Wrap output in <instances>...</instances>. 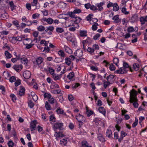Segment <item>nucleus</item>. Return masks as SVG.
<instances>
[{
  "label": "nucleus",
  "mask_w": 147,
  "mask_h": 147,
  "mask_svg": "<svg viewBox=\"0 0 147 147\" xmlns=\"http://www.w3.org/2000/svg\"><path fill=\"white\" fill-rule=\"evenodd\" d=\"M31 75L30 72L29 71H26L23 74V76L25 79H28L30 78Z\"/></svg>",
  "instance_id": "9"
},
{
  "label": "nucleus",
  "mask_w": 147,
  "mask_h": 147,
  "mask_svg": "<svg viewBox=\"0 0 147 147\" xmlns=\"http://www.w3.org/2000/svg\"><path fill=\"white\" fill-rule=\"evenodd\" d=\"M11 74L7 71H5L3 72V76L5 79H8L9 77H10Z\"/></svg>",
  "instance_id": "17"
},
{
  "label": "nucleus",
  "mask_w": 147,
  "mask_h": 147,
  "mask_svg": "<svg viewBox=\"0 0 147 147\" xmlns=\"http://www.w3.org/2000/svg\"><path fill=\"white\" fill-rule=\"evenodd\" d=\"M50 121L55 122L56 121V119L53 115H51L50 117Z\"/></svg>",
  "instance_id": "56"
},
{
  "label": "nucleus",
  "mask_w": 147,
  "mask_h": 147,
  "mask_svg": "<svg viewBox=\"0 0 147 147\" xmlns=\"http://www.w3.org/2000/svg\"><path fill=\"white\" fill-rule=\"evenodd\" d=\"M51 87V88H59V86L57 84H56L55 82H52Z\"/></svg>",
  "instance_id": "27"
},
{
  "label": "nucleus",
  "mask_w": 147,
  "mask_h": 147,
  "mask_svg": "<svg viewBox=\"0 0 147 147\" xmlns=\"http://www.w3.org/2000/svg\"><path fill=\"white\" fill-rule=\"evenodd\" d=\"M12 23L13 25H15V26H16L17 28H18V27H19V22L18 20H14L13 21Z\"/></svg>",
  "instance_id": "53"
},
{
  "label": "nucleus",
  "mask_w": 147,
  "mask_h": 147,
  "mask_svg": "<svg viewBox=\"0 0 147 147\" xmlns=\"http://www.w3.org/2000/svg\"><path fill=\"white\" fill-rule=\"evenodd\" d=\"M21 83V80L20 79H18L15 82V85L16 86H18L19 85H20Z\"/></svg>",
  "instance_id": "63"
},
{
  "label": "nucleus",
  "mask_w": 147,
  "mask_h": 147,
  "mask_svg": "<svg viewBox=\"0 0 147 147\" xmlns=\"http://www.w3.org/2000/svg\"><path fill=\"white\" fill-rule=\"evenodd\" d=\"M11 41L12 42H15L16 41H18V36L17 37H13Z\"/></svg>",
  "instance_id": "60"
},
{
  "label": "nucleus",
  "mask_w": 147,
  "mask_h": 147,
  "mask_svg": "<svg viewBox=\"0 0 147 147\" xmlns=\"http://www.w3.org/2000/svg\"><path fill=\"white\" fill-rule=\"evenodd\" d=\"M94 111H91V110H89L87 108H86V114H87V116L88 117L89 116H90L91 115H92L94 113Z\"/></svg>",
  "instance_id": "26"
},
{
  "label": "nucleus",
  "mask_w": 147,
  "mask_h": 147,
  "mask_svg": "<svg viewBox=\"0 0 147 147\" xmlns=\"http://www.w3.org/2000/svg\"><path fill=\"white\" fill-rule=\"evenodd\" d=\"M98 23H94L93 25H92V29L93 31H95L97 30L98 27L97 26H98Z\"/></svg>",
  "instance_id": "42"
},
{
  "label": "nucleus",
  "mask_w": 147,
  "mask_h": 147,
  "mask_svg": "<svg viewBox=\"0 0 147 147\" xmlns=\"http://www.w3.org/2000/svg\"><path fill=\"white\" fill-rule=\"evenodd\" d=\"M37 3L38 0H33L31 3L32 5V6H34V5H36V8H37V9H38V8H39V6H36V5Z\"/></svg>",
  "instance_id": "34"
},
{
  "label": "nucleus",
  "mask_w": 147,
  "mask_h": 147,
  "mask_svg": "<svg viewBox=\"0 0 147 147\" xmlns=\"http://www.w3.org/2000/svg\"><path fill=\"white\" fill-rule=\"evenodd\" d=\"M74 54L75 56H77L79 57H82L83 55V52L81 49L77 50Z\"/></svg>",
  "instance_id": "11"
},
{
  "label": "nucleus",
  "mask_w": 147,
  "mask_h": 147,
  "mask_svg": "<svg viewBox=\"0 0 147 147\" xmlns=\"http://www.w3.org/2000/svg\"><path fill=\"white\" fill-rule=\"evenodd\" d=\"M81 11L82 10L80 9H76L73 12H69L67 14L71 18H76V14L80 13Z\"/></svg>",
  "instance_id": "5"
},
{
  "label": "nucleus",
  "mask_w": 147,
  "mask_h": 147,
  "mask_svg": "<svg viewBox=\"0 0 147 147\" xmlns=\"http://www.w3.org/2000/svg\"><path fill=\"white\" fill-rule=\"evenodd\" d=\"M43 61V59L42 57H38L36 59V62L37 64L39 66V65L41 63H42Z\"/></svg>",
  "instance_id": "13"
},
{
  "label": "nucleus",
  "mask_w": 147,
  "mask_h": 147,
  "mask_svg": "<svg viewBox=\"0 0 147 147\" xmlns=\"http://www.w3.org/2000/svg\"><path fill=\"white\" fill-rule=\"evenodd\" d=\"M23 67L22 65H15L13 68L18 72H19Z\"/></svg>",
  "instance_id": "10"
},
{
  "label": "nucleus",
  "mask_w": 147,
  "mask_h": 147,
  "mask_svg": "<svg viewBox=\"0 0 147 147\" xmlns=\"http://www.w3.org/2000/svg\"><path fill=\"white\" fill-rule=\"evenodd\" d=\"M40 16V14L34 13L32 15V17L33 19H37V18H39Z\"/></svg>",
  "instance_id": "48"
},
{
  "label": "nucleus",
  "mask_w": 147,
  "mask_h": 147,
  "mask_svg": "<svg viewBox=\"0 0 147 147\" xmlns=\"http://www.w3.org/2000/svg\"><path fill=\"white\" fill-rule=\"evenodd\" d=\"M65 63L68 65H70L71 64V61H70V56L68 57H66L65 58Z\"/></svg>",
  "instance_id": "35"
},
{
  "label": "nucleus",
  "mask_w": 147,
  "mask_h": 147,
  "mask_svg": "<svg viewBox=\"0 0 147 147\" xmlns=\"http://www.w3.org/2000/svg\"><path fill=\"white\" fill-rule=\"evenodd\" d=\"M58 54L61 56V57H64L65 55V54L64 52L63 51H62V50H60L58 51Z\"/></svg>",
  "instance_id": "40"
},
{
  "label": "nucleus",
  "mask_w": 147,
  "mask_h": 147,
  "mask_svg": "<svg viewBox=\"0 0 147 147\" xmlns=\"http://www.w3.org/2000/svg\"><path fill=\"white\" fill-rule=\"evenodd\" d=\"M80 35L81 36H87V31L85 30L80 31Z\"/></svg>",
  "instance_id": "30"
},
{
  "label": "nucleus",
  "mask_w": 147,
  "mask_h": 147,
  "mask_svg": "<svg viewBox=\"0 0 147 147\" xmlns=\"http://www.w3.org/2000/svg\"><path fill=\"white\" fill-rule=\"evenodd\" d=\"M119 9V7L118 6L117 3H113V9L114 11H117Z\"/></svg>",
  "instance_id": "25"
},
{
  "label": "nucleus",
  "mask_w": 147,
  "mask_h": 147,
  "mask_svg": "<svg viewBox=\"0 0 147 147\" xmlns=\"http://www.w3.org/2000/svg\"><path fill=\"white\" fill-rule=\"evenodd\" d=\"M106 135L107 136L110 138L111 137L112 135V131L110 129H107L106 132Z\"/></svg>",
  "instance_id": "19"
},
{
  "label": "nucleus",
  "mask_w": 147,
  "mask_h": 147,
  "mask_svg": "<svg viewBox=\"0 0 147 147\" xmlns=\"http://www.w3.org/2000/svg\"><path fill=\"white\" fill-rule=\"evenodd\" d=\"M14 143L12 140L9 141L8 143V145L9 147H13Z\"/></svg>",
  "instance_id": "59"
},
{
  "label": "nucleus",
  "mask_w": 147,
  "mask_h": 147,
  "mask_svg": "<svg viewBox=\"0 0 147 147\" xmlns=\"http://www.w3.org/2000/svg\"><path fill=\"white\" fill-rule=\"evenodd\" d=\"M45 107L46 108V109L47 110H51V106L50 105L49 102H48L47 101L46 102Z\"/></svg>",
  "instance_id": "31"
},
{
  "label": "nucleus",
  "mask_w": 147,
  "mask_h": 147,
  "mask_svg": "<svg viewBox=\"0 0 147 147\" xmlns=\"http://www.w3.org/2000/svg\"><path fill=\"white\" fill-rule=\"evenodd\" d=\"M57 112V113H60V114H61L63 112V111L61 109V108L60 107H59L56 110Z\"/></svg>",
  "instance_id": "51"
},
{
  "label": "nucleus",
  "mask_w": 147,
  "mask_h": 147,
  "mask_svg": "<svg viewBox=\"0 0 147 147\" xmlns=\"http://www.w3.org/2000/svg\"><path fill=\"white\" fill-rule=\"evenodd\" d=\"M65 36H66V38L68 41L72 42L73 40V37H72L70 33H65Z\"/></svg>",
  "instance_id": "14"
},
{
  "label": "nucleus",
  "mask_w": 147,
  "mask_h": 147,
  "mask_svg": "<svg viewBox=\"0 0 147 147\" xmlns=\"http://www.w3.org/2000/svg\"><path fill=\"white\" fill-rule=\"evenodd\" d=\"M127 31L128 32H132L135 31V29L133 26H129L127 29Z\"/></svg>",
  "instance_id": "49"
},
{
  "label": "nucleus",
  "mask_w": 147,
  "mask_h": 147,
  "mask_svg": "<svg viewBox=\"0 0 147 147\" xmlns=\"http://www.w3.org/2000/svg\"><path fill=\"white\" fill-rule=\"evenodd\" d=\"M138 92L137 91L134 89H132L130 93V99L129 101L131 103H133L134 107H138L139 104L138 102V99L137 95Z\"/></svg>",
  "instance_id": "2"
},
{
  "label": "nucleus",
  "mask_w": 147,
  "mask_h": 147,
  "mask_svg": "<svg viewBox=\"0 0 147 147\" xmlns=\"http://www.w3.org/2000/svg\"><path fill=\"white\" fill-rule=\"evenodd\" d=\"M100 122V120L99 118H95L94 120V122L97 125L99 124V123Z\"/></svg>",
  "instance_id": "47"
},
{
  "label": "nucleus",
  "mask_w": 147,
  "mask_h": 147,
  "mask_svg": "<svg viewBox=\"0 0 147 147\" xmlns=\"http://www.w3.org/2000/svg\"><path fill=\"white\" fill-rule=\"evenodd\" d=\"M48 100L51 104H54L55 101V98L53 97H51H51H49V98L48 99Z\"/></svg>",
  "instance_id": "54"
},
{
  "label": "nucleus",
  "mask_w": 147,
  "mask_h": 147,
  "mask_svg": "<svg viewBox=\"0 0 147 147\" xmlns=\"http://www.w3.org/2000/svg\"><path fill=\"white\" fill-rule=\"evenodd\" d=\"M58 107V103L57 100H56L55 99L53 108L54 109H56V108H57Z\"/></svg>",
  "instance_id": "58"
},
{
  "label": "nucleus",
  "mask_w": 147,
  "mask_h": 147,
  "mask_svg": "<svg viewBox=\"0 0 147 147\" xmlns=\"http://www.w3.org/2000/svg\"><path fill=\"white\" fill-rule=\"evenodd\" d=\"M10 96L12 100H13L14 102H15V101L16 100L17 98L16 96L13 94H12L10 95Z\"/></svg>",
  "instance_id": "45"
},
{
  "label": "nucleus",
  "mask_w": 147,
  "mask_h": 147,
  "mask_svg": "<svg viewBox=\"0 0 147 147\" xmlns=\"http://www.w3.org/2000/svg\"><path fill=\"white\" fill-rule=\"evenodd\" d=\"M121 11L123 13H124L125 14H128L129 13V12L128 11H127V9L125 8V7H123L122 8Z\"/></svg>",
  "instance_id": "57"
},
{
  "label": "nucleus",
  "mask_w": 147,
  "mask_h": 147,
  "mask_svg": "<svg viewBox=\"0 0 147 147\" xmlns=\"http://www.w3.org/2000/svg\"><path fill=\"white\" fill-rule=\"evenodd\" d=\"M54 22V20L51 18H47V23L49 24H52Z\"/></svg>",
  "instance_id": "55"
},
{
  "label": "nucleus",
  "mask_w": 147,
  "mask_h": 147,
  "mask_svg": "<svg viewBox=\"0 0 147 147\" xmlns=\"http://www.w3.org/2000/svg\"><path fill=\"white\" fill-rule=\"evenodd\" d=\"M16 78L14 76H12V77H10V78H9V81L11 82H14V81H16Z\"/></svg>",
  "instance_id": "61"
},
{
  "label": "nucleus",
  "mask_w": 147,
  "mask_h": 147,
  "mask_svg": "<svg viewBox=\"0 0 147 147\" xmlns=\"http://www.w3.org/2000/svg\"><path fill=\"white\" fill-rule=\"evenodd\" d=\"M8 1V3L11 7V10L12 11H13L14 9H16V5H15L13 1H9V0Z\"/></svg>",
  "instance_id": "21"
},
{
  "label": "nucleus",
  "mask_w": 147,
  "mask_h": 147,
  "mask_svg": "<svg viewBox=\"0 0 147 147\" xmlns=\"http://www.w3.org/2000/svg\"><path fill=\"white\" fill-rule=\"evenodd\" d=\"M54 29V28L53 26H49L46 28L45 31L48 32V31H50L52 32H52L53 31Z\"/></svg>",
  "instance_id": "23"
},
{
  "label": "nucleus",
  "mask_w": 147,
  "mask_h": 147,
  "mask_svg": "<svg viewBox=\"0 0 147 147\" xmlns=\"http://www.w3.org/2000/svg\"><path fill=\"white\" fill-rule=\"evenodd\" d=\"M140 21L141 24H144L145 22L147 21V16L145 17H141L140 18Z\"/></svg>",
  "instance_id": "16"
},
{
  "label": "nucleus",
  "mask_w": 147,
  "mask_h": 147,
  "mask_svg": "<svg viewBox=\"0 0 147 147\" xmlns=\"http://www.w3.org/2000/svg\"><path fill=\"white\" fill-rule=\"evenodd\" d=\"M64 49L65 51L67 53H72V51L71 49L67 46H64Z\"/></svg>",
  "instance_id": "20"
},
{
  "label": "nucleus",
  "mask_w": 147,
  "mask_h": 147,
  "mask_svg": "<svg viewBox=\"0 0 147 147\" xmlns=\"http://www.w3.org/2000/svg\"><path fill=\"white\" fill-rule=\"evenodd\" d=\"M37 29L38 31H43L45 30V28L44 26L43 25H40L37 28Z\"/></svg>",
  "instance_id": "41"
},
{
  "label": "nucleus",
  "mask_w": 147,
  "mask_h": 147,
  "mask_svg": "<svg viewBox=\"0 0 147 147\" xmlns=\"http://www.w3.org/2000/svg\"><path fill=\"white\" fill-rule=\"evenodd\" d=\"M98 138L100 141H105V138L103 137L102 135V134H98Z\"/></svg>",
  "instance_id": "38"
},
{
  "label": "nucleus",
  "mask_w": 147,
  "mask_h": 147,
  "mask_svg": "<svg viewBox=\"0 0 147 147\" xmlns=\"http://www.w3.org/2000/svg\"><path fill=\"white\" fill-rule=\"evenodd\" d=\"M45 70H46L47 71V70H49V73L50 74H51V75H52L53 77V75L54 74V70L53 69V68H51V67H49L48 69H47V68H45Z\"/></svg>",
  "instance_id": "24"
},
{
  "label": "nucleus",
  "mask_w": 147,
  "mask_h": 147,
  "mask_svg": "<svg viewBox=\"0 0 147 147\" xmlns=\"http://www.w3.org/2000/svg\"><path fill=\"white\" fill-rule=\"evenodd\" d=\"M103 82H104L103 86L105 88H106L108 86L110 85L109 82V80H107V81H105V80H103Z\"/></svg>",
  "instance_id": "36"
},
{
  "label": "nucleus",
  "mask_w": 147,
  "mask_h": 147,
  "mask_svg": "<svg viewBox=\"0 0 147 147\" xmlns=\"http://www.w3.org/2000/svg\"><path fill=\"white\" fill-rule=\"evenodd\" d=\"M115 76L114 75H112V74H110L109 76L106 78V79L108 80L110 83V85L112 84L113 82L115 79Z\"/></svg>",
  "instance_id": "7"
},
{
  "label": "nucleus",
  "mask_w": 147,
  "mask_h": 147,
  "mask_svg": "<svg viewBox=\"0 0 147 147\" xmlns=\"http://www.w3.org/2000/svg\"><path fill=\"white\" fill-rule=\"evenodd\" d=\"M28 105L30 108H32L34 107V104L32 100H29L28 102Z\"/></svg>",
  "instance_id": "50"
},
{
  "label": "nucleus",
  "mask_w": 147,
  "mask_h": 147,
  "mask_svg": "<svg viewBox=\"0 0 147 147\" xmlns=\"http://www.w3.org/2000/svg\"><path fill=\"white\" fill-rule=\"evenodd\" d=\"M49 42V41H45V40H42L40 42V43L41 44H44L45 45L47 46V45Z\"/></svg>",
  "instance_id": "43"
},
{
  "label": "nucleus",
  "mask_w": 147,
  "mask_h": 147,
  "mask_svg": "<svg viewBox=\"0 0 147 147\" xmlns=\"http://www.w3.org/2000/svg\"><path fill=\"white\" fill-rule=\"evenodd\" d=\"M9 2L8 0H0V8H3L6 7L7 3Z\"/></svg>",
  "instance_id": "8"
},
{
  "label": "nucleus",
  "mask_w": 147,
  "mask_h": 147,
  "mask_svg": "<svg viewBox=\"0 0 147 147\" xmlns=\"http://www.w3.org/2000/svg\"><path fill=\"white\" fill-rule=\"evenodd\" d=\"M138 16L137 14H134L131 18V22H134L138 20Z\"/></svg>",
  "instance_id": "18"
},
{
  "label": "nucleus",
  "mask_w": 147,
  "mask_h": 147,
  "mask_svg": "<svg viewBox=\"0 0 147 147\" xmlns=\"http://www.w3.org/2000/svg\"><path fill=\"white\" fill-rule=\"evenodd\" d=\"M5 54L6 57L7 58H11V57H12V55L11 54L9 53L8 51H5Z\"/></svg>",
  "instance_id": "44"
},
{
  "label": "nucleus",
  "mask_w": 147,
  "mask_h": 147,
  "mask_svg": "<svg viewBox=\"0 0 147 147\" xmlns=\"http://www.w3.org/2000/svg\"><path fill=\"white\" fill-rule=\"evenodd\" d=\"M113 20H115L117 23H118V22H119L120 21V20L119 18V15H116L114 16L113 18Z\"/></svg>",
  "instance_id": "32"
},
{
  "label": "nucleus",
  "mask_w": 147,
  "mask_h": 147,
  "mask_svg": "<svg viewBox=\"0 0 147 147\" xmlns=\"http://www.w3.org/2000/svg\"><path fill=\"white\" fill-rule=\"evenodd\" d=\"M133 68L135 70L137 71V70H138L139 69V65L138 63H134L133 65Z\"/></svg>",
  "instance_id": "33"
},
{
  "label": "nucleus",
  "mask_w": 147,
  "mask_h": 147,
  "mask_svg": "<svg viewBox=\"0 0 147 147\" xmlns=\"http://www.w3.org/2000/svg\"><path fill=\"white\" fill-rule=\"evenodd\" d=\"M60 76L59 75H58V74H54L53 75V78L54 80H58V79H60L61 78Z\"/></svg>",
  "instance_id": "46"
},
{
  "label": "nucleus",
  "mask_w": 147,
  "mask_h": 147,
  "mask_svg": "<svg viewBox=\"0 0 147 147\" xmlns=\"http://www.w3.org/2000/svg\"><path fill=\"white\" fill-rule=\"evenodd\" d=\"M98 111L102 113L104 115H105L106 111L105 108H104V107H99Z\"/></svg>",
  "instance_id": "22"
},
{
  "label": "nucleus",
  "mask_w": 147,
  "mask_h": 147,
  "mask_svg": "<svg viewBox=\"0 0 147 147\" xmlns=\"http://www.w3.org/2000/svg\"><path fill=\"white\" fill-rule=\"evenodd\" d=\"M56 30L57 32H59V33H62L64 31L63 29L62 28H57Z\"/></svg>",
  "instance_id": "52"
},
{
  "label": "nucleus",
  "mask_w": 147,
  "mask_h": 147,
  "mask_svg": "<svg viewBox=\"0 0 147 147\" xmlns=\"http://www.w3.org/2000/svg\"><path fill=\"white\" fill-rule=\"evenodd\" d=\"M76 118L79 122V128H81L83 125L82 121H85L84 117L80 114H79L76 116Z\"/></svg>",
  "instance_id": "4"
},
{
  "label": "nucleus",
  "mask_w": 147,
  "mask_h": 147,
  "mask_svg": "<svg viewBox=\"0 0 147 147\" xmlns=\"http://www.w3.org/2000/svg\"><path fill=\"white\" fill-rule=\"evenodd\" d=\"M90 9L92 10H97L98 9L96 6H94L93 5H91Z\"/></svg>",
  "instance_id": "62"
},
{
  "label": "nucleus",
  "mask_w": 147,
  "mask_h": 147,
  "mask_svg": "<svg viewBox=\"0 0 147 147\" xmlns=\"http://www.w3.org/2000/svg\"><path fill=\"white\" fill-rule=\"evenodd\" d=\"M82 147H92L91 146H88V144L86 141H84L82 142Z\"/></svg>",
  "instance_id": "28"
},
{
  "label": "nucleus",
  "mask_w": 147,
  "mask_h": 147,
  "mask_svg": "<svg viewBox=\"0 0 147 147\" xmlns=\"http://www.w3.org/2000/svg\"><path fill=\"white\" fill-rule=\"evenodd\" d=\"M36 121L34 120L30 123V128L31 131H33L35 130L36 126Z\"/></svg>",
  "instance_id": "12"
},
{
  "label": "nucleus",
  "mask_w": 147,
  "mask_h": 147,
  "mask_svg": "<svg viewBox=\"0 0 147 147\" xmlns=\"http://www.w3.org/2000/svg\"><path fill=\"white\" fill-rule=\"evenodd\" d=\"M104 4H105V3L104 1L97 3L96 5L98 7L97 10H101L103 8L102 5H104Z\"/></svg>",
  "instance_id": "15"
},
{
  "label": "nucleus",
  "mask_w": 147,
  "mask_h": 147,
  "mask_svg": "<svg viewBox=\"0 0 147 147\" xmlns=\"http://www.w3.org/2000/svg\"><path fill=\"white\" fill-rule=\"evenodd\" d=\"M76 20L74 21V22L75 24H78L80 22L81 20H82L81 18L79 17H75Z\"/></svg>",
  "instance_id": "37"
},
{
  "label": "nucleus",
  "mask_w": 147,
  "mask_h": 147,
  "mask_svg": "<svg viewBox=\"0 0 147 147\" xmlns=\"http://www.w3.org/2000/svg\"><path fill=\"white\" fill-rule=\"evenodd\" d=\"M63 123L56 122L54 124L53 129L55 132L54 136L55 137L56 139L57 140H58L60 137L62 138V137H64L65 136L64 134H63L62 132H57V129H59L60 130L63 129Z\"/></svg>",
  "instance_id": "1"
},
{
  "label": "nucleus",
  "mask_w": 147,
  "mask_h": 147,
  "mask_svg": "<svg viewBox=\"0 0 147 147\" xmlns=\"http://www.w3.org/2000/svg\"><path fill=\"white\" fill-rule=\"evenodd\" d=\"M74 75V72H72L69 74L67 76V77L69 79H71L73 78Z\"/></svg>",
  "instance_id": "39"
},
{
  "label": "nucleus",
  "mask_w": 147,
  "mask_h": 147,
  "mask_svg": "<svg viewBox=\"0 0 147 147\" xmlns=\"http://www.w3.org/2000/svg\"><path fill=\"white\" fill-rule=\"evenodd\" d=\"M67 143V140L65 139H62L60 141V143L62 145H66Z\"/></svg>",
  "instance_id": "29"
},
{
  "label": "nucleus",
  "mask_w": 147,
  "mask_h": 147,
  "mask_svg": "<svg viewBox=\"0 0 147 147\" xmlns=\"http://www.w3.org/2000/svg\"><path fill=\"white\" fill-rule=\"evenodd\" d=\"M25 93V89L23 86H20V89L18 93V95L20 96H24Z\"/></svg>",
  "instance_id": "6"
},
{
  "label": "nucleus",
  "mask_w": 147,
  "mask_h": 147,
  "mask_svg": "<svg viewBox=\"0 0 147 147\" xmlns=\"http://www.w3.org/2000/svg\"><path fill=\"white\" fill-rule=\"evenodd\" d=\"M128 69H129L131 71H132L133 70L129 66L128 63L123 62V67L120 68L119 69L116 71L115 72L118 74H124L127 73Z\"/></svg>",
  "instance_id": "3"
},
{
  "label": "nucleus",
  "mask_w": 147,
  "mask_h": 147,
  "mask_svg": "<svg viewBox=\"0 0 147 147\" xmlns=\"http://www.w3.org/2000/svg\"><path fill=\"white\" fill-rule=\"evenodd\" d=\"M80 84L79 83H75L74 84L72 85V88L73 89H75L77 87L80 86Z\"/></svg>",
  "instance_id": "64"
}]
</instances>
